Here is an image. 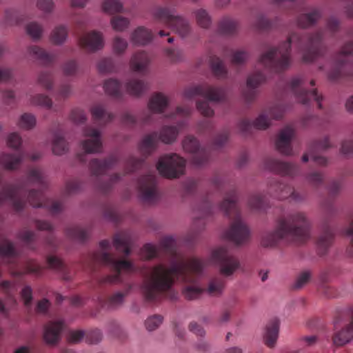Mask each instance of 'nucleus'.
Instances as JSON below:
<instances>
[{
	"mask_svg": "<svg viewBox=\"0 0 353 353\" xmlns=\"http://www.w3.org/2000/svg\"><path fill=\"white\" fill-rule=\"evenodd\" d=\"M323 17V10L320 7L305 8L296 19L297 26L301 28H308L314 26Z\"/></svg>",
	"mask_w": 353,
	"mask_h": 353,
	"instance_id": "obj_19",
	"label": "nucleus"
},
{
	"mask_svg": "<svg viewBox=\"0 0 353 353\" xmlns=\"http://www.w3.org/2000/svg\"><path fill=\"white\" fill-rule=\"evenodd\" d=\"M150 57L144 51L137 52L132 57L130 62L131 69L136 72L145 73L150 63Z\"/></svg>",
	"mask_w": 353,
	"mask_h": 353,
	"instance_id": "obj_28",
	"label": "nucleus"
},
{
	"mask_svg": "<svg viewBox=\"0 0 353 353\" xmlns=\"http://www.w3.org/2000/svg\"><path fill=\"white\" fill-rule=\"evenodd\" d=\"M131 287L125 292H117L110 296L106 301V305L109 308H116L122 305L124 297L128 294Z\"/></svg>",
	"mask_w": 353,
	"mask_h": 353,
	"instance_id": "obj_52",
	"label": "nucleus"
},
{
	"mask_svg": "<svg viewBox=\"0 0 353 353\" xmlns=\"http://www.w3.org/2000/svg\"><path fill=\"white\" fill-rule=\"evenodd\" d=\"M284 111L285 109L282 105L275 104L260 114L253 123L246 119L241 120L237 125L238 129L244 135L250 134L252 128L265 130L270 126L271 119H281Z\"/></svg>",
	"mask_w": 353,
	"mask_h": 353,
	"instance_id": "obj_9",
	"label": "nucleus"
},
{
	"mask_svg": "<svg viewBox=\"0 0 353 353\" xmlns=\"http://www.w3.org/2000/svg\"><path fill=\"white\" fill-rule=\"evenodd\" d=\"M183 150L192 154L191 162L196 167H201L210 159L209 151L199 145L198 139L192 135L185 137L182 142Z\"/></svg>",
	"mask_w": 353,
	"mask_h": 353,
	"instance_id": "obj_14",
	"label": "nucleus"
},
{
	"mask_svg": "<svg viewBox=\"0 0 353 353\" xmlns=\"http://www.w3.org/2000/svg\"><path fill=\"white\" fill-rule=\"evenodd\" d=\"M332 145L330 143L329 137L313 141L310 145L309 154L312 161L318 165L325 166L327 163V159L323 156L317 154L319 151H325Z\"/></svg>",
	"mask_w": 353,
	"mask_h": 353,
	"instance_id": "obj_25",
	"label": "nucleus"
},
{
	"mask_svg": "<svg viewBox=\"0 0 353 353\" xmlns=\"http://www.w3.org/2000/svg\"><path fill=\"white\" fill-rule=\"evenodd\" d=\"M63 74L66 77H74L80 70L79 65L77 60L69 59L61 67Z\"/></svg>",
	"mask_w": 353,
	"mask_h": 353,
	"instance_id": "obj_47",
	"label": "nucleus"
},
{
	"mask_svg": "<svg viewBox=\"0 0 353 353\" xmlns=\"http://www.w3.org/2000/svg\"><path fill=\"white\" fill-rule=\"evenodd\" d=\"M37 83L46 90H50L53 88L54 79L53 74L51 72L42 71L37 77Z\"/></svg>",
	"mask_w": 353,
	"mask_h": 353,
	"instance_id": "obj_48",
	"label": "nucleus"
},
{
	"mask_svg": "<svg viewBox=\"0 0 353 353\" xmlns=\"http://www.w3.org/2000/svg\"><path fill=\"white\" fill-rule=\"evenodd\" d=\"M250 206L258 211L265 210L268 207V203L265 195L263 194H255L249 199Z\"/></svg>",
	"mask_w": 353,
	"mask_h": 353,
	"instance_id": "obj_45",
	"label": "nucleus"
},
{
	"mask_svg": "<svg viewBox=\"0 0 353 353\" xmlns=\"http://www.w3.org/2000/svg\"><path fill=\"white\" fill-rule=\"evenodd\" d=\"M210 65L213 74L218 79H225L228 71L222 60L216 55L210 57Z\"/></svg>",
	"mask_w": 353,
	"mask_h": 353,
	"instance_id": "obj_38",
	"label": "nucleus"
},
{
	"mask_svg": "<svg viewBox=\"0 0 353 353\" xmlns=\"http://www.w3.org/2000/svg\"><path fill=\"white\" fill-rule=\"evenodd\" d=\"M31 103L33 105H40L46 109L52 108V101L47 95L38 94L31 98Z\"/></svg>",
	"mask_w": 353,
	"mask_h": 353,
	"instance_id": "obj_54",
	"label": "nucleus"
},
{
	"mask_svg": "<svg viewBox=\"0 0 353 353\" xmlns=\"http://www.w3.org/2000/svg\"><path fill=\"white\" fill-rule=\"evenodd\" d=\"M270 191L274 192V196L279 199L290 198L291 200L294 201L302 199V196L295 192L293 188L277 181H273L270 183Z\"/></svg>",
	"mask_w": 353,
	"mask_h": 353,
	"instance_id": "obj_24",
	"label": "nucleus"
},
{
	"mask_svg": "<svg viewBox=\"0 0 353 353\" xmlns=\"http://www.w3.org/2000/svg\"><path fill=\"white\" fill-rule=\"evenodd\" d=\"M279 330V322L276 319H272L266 325L263 339L265 344L273 347L276 342Z\"/></svg>",
	"mask_w": 353,
	"mask_h": 353,
	"instance_id": "obj_30",
	"label": "nucleus"
},
{
	"mask_svg": "<svg viewBox=\"0 0 353 353\" xmlns=\"http://www.w3.org/2000/svg\"><path fill=\"white\" fill-rule=\"evenodd\" d=\"M103 10L109 14L120 12L123 10V5L119 0H105L102 4Z\"/></svg>",
	"mask_w": 353,
	"mask_h": 353,
	"instance_id": "obj_51",
	"label": "nucleus"
},
{
	"mask_svg": "<svg viewBox=\"0 0 353 353\" xmlns=\"http://www.w3.org/2000/svg\"><path fill=\"white\" fill-rule=\"evenodd\" d=\"M0 255L5 263L10 265V272L14 276L22 277L28 274L39 275L41 272L42 267L33 260L26 261L21 269L16 268V261L19 254L10 241H6L1 244Z\"/></svg>",
	"mask_w": 353,
	"mask_h": 353,
	"instance_id": "obj_7",
	"label": "nucleus"
},
{
	"mask_svg": "<svg viewBox=\"0 0 353 353\" xmlns=\"http://www.w3.org/2000/svg\"><path fill=\"white\" fill-rule=\"evenodd\" d=\"M25 157L24 152L20 150L17 154H3L0 158L1 165L7 170H16Z\"/></svg>",
	"mask_w": 353,
	"mask_h": 353,
	"instance_id": "obj_33",
	"label": "nucleus"
},
{
	"mask_svg": "<svg viewBox=\"0 0 353 353\" xmlns=\"http://www.w3.org/2000/svg\"><path fill=\"white\" fill-rule=\"evenodd\" d=\"M145 164V159L142 158H136L133 156L130 157L125 164V171L126 174L133 172L141 168Z\"/></svg>",
	"mask_w": 353,
	"mask_h": 353,
	"instance_id": "obj_49",
	"label": "nucleus"
},
{
	"mask_svg": "<svg viewBox=\"0 0 353 353\" xmlns=\"http://www.w3.org/2000/svg\"><path fill=\"white\" fill-rule=\"evenodd\" d=\"M99 245L102 250L92 254V261L110 267L114 272V274L101 279V283L121 282V271L139 272L143 278L141 290L144 299L148 303L160 301L167 293H171L170 298L174 299L175 294L172 289L175 281L179 279L185 283L181 293L187 300L199 299L205 292V288L199 284V279L205 265L204 261L196 257L185 259L177 252L176 241L172 236L162 238L158 246L147 243L141 250V256L145 260L154 258L163 260L164 256L168 257L170 263L169 267L159 263L150 268L138 270L131 261L116 259L110 254V243L108 240L101 241Z\"/></svg>",
	"mask_w": 353,
	"mask_h": 353,
	"instance_id": "obj_1",
	"label": "nucleus"
},
{
	"mask_svg": "<svg viewBox=\"0 0 353 353\" xmlns=\"http://www.w3.org/2000/svg\"><path fill=\"white\" fill-rule=\"evenodd\" d=\"M28 52L30 55L39 60L42 65L46 66L52 65L57 59L55 54L50 53L37 46H30Z\"/></svg>",
	"mask_w": 353,
	"mask_h": 353,
	"instance_id": "obj_29",
	"label": "nucleus"
},
{
	"mask_svg": "<svg viewBox=\"0 0 353 353\" xmlns=\"http://www.w3.org/2000/svg\"><path fill=\"white\" fill-rule=\"evenodd\" d=\"M253 26L259 31H267L272 28V23L263 15L259 14L253 23Z\"/></svg>",
	"mask_w": 353,
	"mask_h": 353,
	"instance_id": "obj_55",
	"label": "nucleus"
},
{
	"mask_svg": "<svg viewBox=\"0 0 353 353\" xmlns=\"http://www.w3.org/2000/svg\"><path fill=\"white\" fill-rule=\"evenodd\" d=\"M199 215L195 217L194 223L197 224L198 222L207 219L213 212V207L208 200H205L202 204L196 209Z\"/></svg>",
	"mask_w": 353,
	"mask_h": 353,
	"instance_id": "obj_46",
	"label": "nucleus"
},
{
	"mask_svg": "<svg viewBox=\"0 0 353 353\" xmlns=\"http://www.w3.org/2000/svg\"><path fill=\"white\" fill-rule=\"evenodd\" d=\"M36 125L35 117L30 113L23 114L18 122V125L25 130H30Z\"/></svg>",
	"mask_w": 353,
	"mask_h": 353,
	"instance_id": "obj_53",
	"label": "nucleus"
},
{
	"mask_svg": "<svg viewBox=\"0 0 353 353\" xmlns=\"http://www.w3.org/2000/svg\"><path fill=\"white\" fill-rule=\"evenodd\" d=\"M211 259L219 266L221 274L225 276L232 275L241 267L239 259L225 246L215 248L212 252Z\"/></svg>",
	"mask_w": 353,
	"mask_h": 353,
	"instance_id": "obj_13",
	"label": "nucleus"
},
{
	"mask_svg": "<svg viewBox=\"0 0 353 353\" xmlns=\"http://www.w3.org/2000/svg\"><path fill=\"white\" fill-rule=\"evenodd\" d=\"M294 136V130L291 126L287 125L281 129L275 143L277 150L284 155H292V140Z\"/></svg>",
	"mask_w": 353,
	"mask_h": 353,
	"instance_id": "obj_20",
	"label": "nucleus"
},
{
	"mask_svg": "<svg viewBox=\"0 0 353 353\" xmlns=\"http://www.w3.org/2000/svg\"><path fill=\"white\" fill-rule=\"evenodd\" d=\"M343 315L347 316V319L350 320V323L334 334L333 342L336 345L339 346L343 345L353 339V307H350L339 316L336 319L335 323L341 320L340 319Z\"/></svg>",
	"mask_w": 353,
	"mask_h": 353,
	"instance_id": "obj_18",
	"label": "nucleus"
},
{
	"mask_svg": "<svg viewBox=\"0 0 353 353\" xmlns=\"http://www.w3.org/2000/svg\"><path fill=\"white\" fill-rule=\"evenodd\" d=\"M138 188L142 200L148 203L156 202L159 197L157 189V176L154 172L141 176L138 180Z\"/></svg>",
	"mask_w": 353,
	"mask_h": 353,
	"instance_id": "obj_15",
	"label": "nucleus"
},
{
	"mask_svg": "<svg viewBox=\"0 0 353 353\" xmlns=\"http://www.w3.org/2000/svg\"><path fill=\"white\" fill-rule=\"evenodd\" d=\"M305 82L303 77L298 76L291 79L287 83V89L293 94L295 99L303 105H309L311 101L316 102L318 108H321L323 97L318 94L316 88L311 91L305 89Z\"/></svg>",
	"mask_w": 353,
	"mask_h": 353,
	"instance_id": "obj_11",
	"label": "nucleus"
},
{
	"mask_svg": "<svg viewBox=\"0 0 353 353\" xmlns=\"http://www.w3.org/2000/svg\"><path fill=\"white\" fill-rule=\"evenodd\" d=\"M168 105V99L161 92L154 94L148 102V108L153 113L163 112Z\"/></svg>",
	"mask_w": 353,
	"mask_h": 353,
	"instance_id": "obj_32",
	"label": "nucleus"
},
{
	"mask_svg": "<svg viewBox=\"0 0 353 353\" xmlns=\"http://www.w3.org/2000/svg\"><path fill=\"white\" fill-rule=\"evenodd\" d=\"M119 162V158L115 154H111L103 159H93L89 163V169L92 175L99 176L113 168Z\"/></svg>",
	"mask_w": 353,
	"mask_h": 353,
	"instance_id": "obj_21",
	"label": "nucleus"
},
{
	"mask_svg": "<svg viewBox=\"0 0 353 353\" xmlns=\"http://www.w3.org/2000/svg\"><path fill=\"white\" fill-rule=\"evenodd\" d=\"M155 19L164 23L181 37H185L190 32L189 22L183 17L176 14L174 8L170 7H158L154 11Z\"/></svg>",
	"mask_w": 353,
	"mask_h": 353,
	"instance_id": "obj_10",
	"label": "nucleus"
},
{
	"mask_svg": "<svg viewBox=\"0 0 353 353\" xmlns=\"http://www.w3.org/2000/svg\"><path fill=\"white\" fill-rule=\"evenodd\" d=\"M66 234L73 240L83 242L88 239L89 232L86 228L74 225L67 228Z\"/></svg>",
	"mask_w": 353,
	"mask_h": 353,
	"instance_id": "obj_43",
	"label": "nucleus"
},
{
	"mask_svg": "<svg viewBox=\"0 0 353 353\" xmlns=\"http://www.w3.org/2000/svg\"><path fill=\"white\" fill-rule=\"evenodd\" d=\"M184 125L185 123L183 121L179 124V128L175 126H164L159 134L157 132H153L145 136L139 144V150L145 158L150 155L155 150L159 141L165 143L174 142L178 136L179 129Z\"/></svg>",
	"mask_w": 353,
	"mask_h": 353,
	"instance_id": "obj_8",
	"label": "nucleus"
},
{
	"mask_svg": "<svg viewBox=\"0 0 353 353\" xmlns=\"http://www.w3.org/2000/svg\"><path fill=\"white\" fill-rule=\"evenodd\" d=\"M236 202V192L232 189L226 194L219 208L232 220L230 228L225 232V238L236 245H241L249 241L250 230L241 219Z\"/></svg>",
	"mask_w": 353,
	"mask_h": 353,
	"instance_id": "obj_5",
	"label": "nucleus"
},
{
	"mask_svg": "<svg viewBox=\"0 0 353 353\" xmlns=\"http://www.w3.org/2000/svg\"><path fill=\"white\" fill-rule=\"evenodd\" d=\"M311 278V273L310 271L302 272L296 278L294 285V289H300L305 285Z\"/></svg>",
	"mask_w": 353,
	"mask_h": 353,
	"instance_id": "obj_62",
	"label": "nucleus"
},
{
	"mask_svg": "<svg viewBox=\"0 0 353 353\" xmlns=\"http://www.w3.org/2000/svg\"><path fill=\"white\" fill-rule=\"evenodd\" d=\"M292 43L302 54L303 60L307 62L313 61L323 55L325 50L322 30L305 35L292 32L288 39L278 47H272L263 53L259 58V63L265 69L273 72H280L286 70L290 64V49Z\"/></svg>",
	"mask_w": 353,
	"mask_h": 353,
	"instance_id": "obj_2",
	"label": "nucleus"
},
{
	"mask_svg": "<svg viewBox=\"0 0 353 353\" xmlns=\"http://www.w3.org/2000/svg\"><path fill=\"white\" fill-rule=\"evenodd\" d=\"M90 111L94 121L99 125H105L110 122L114 118V114L107 112L104 107L100 104L94 105Z\"/></svg>",
	"mask_w": 353,
	"mask_h": 353,
	"instance_id": "obj_34",
	"label": "nucleus"
},
{
	"mask_svg": "<svg viewBox=\"0 0 353 353\" xmlns=\"http://www.w3.org/2000/svg\"><path fill=\"white\" fill-rule=\"evenodd\" d=\"M343 232L344 235L351 237L347 252L350 256H353V216L350 217L349 225L343 230Z\"/></svg>",
	"mask_w": 353,
	"mask_h": 353,
	"instance_id": "obj_61",
	"label": "nucleus"
},
{
	"mask_svg": "<svg viewBox=\"0 0 353 353\" xmlns=\"http://www.w3.org/2000/svg\"><path fill=\"white\" fill-rule=\"evenodd\" d=\"M237 22L228 17L221 19L218 27L219 33L227 36L234 34L237 31Z\"/></svg>",
	"mask_w": 353,
	"mask_h": 353,
	"instance_id": "obj_42",
	"label": "nucleus"
},
{
	"mask_svg": "<svg viewBox=\"0 0 353 353\" xmlns=\"http://www.w3.org/2000/svg\"><path fill=\"white\" fill-rule=\"evenodd\" d=\"M197 23L203 28H208L211 24V19L203 9H199L195 12Z\"/></svg>",
	"mask_w": 353,
	"mask_h": 353,
	"instance_id": "obj_56",
	"label": "nucleus"
},
{
	"mask_svg": "<svg viewBox=\"0 0 353 353\" xmlns=\"http://www.w3.org/2000/svg\"><path fill=\"white\" fill-rule=\"evenodd\" d=\"M185 94L188 97L199 95L205 98L196 102V108L201 114L206 117L214 115V110L210 107L209 101L220 102L226 99V92L223 88L212 86L208 83L192 86L185 90Z\"/></svg>",
	"mask_w": 353,
	"mask_h": 353,
	"instance_id": "obj_6",
	"label": "nucleus"
},
{
	"mask_svg": "<svg viewBox=\"0 0 353 353\" xmlns=\"http://www.w3.org/2000/svg\"><path fill=\"white\" fill-rule=\"evenodd\" d=\"M22 143L21 137L17 132L10 134L7 139L8 145L14 150H18Z\"/></svg>",
	"mask_w": 353,
	"mask_h": 353,
	"instance_id": "obj_64",
	"label": "nucleus"
},
{
	"mask_svg": "<svg viewBox=\"0 0 353 353\" xmlns=\"http://www.w3.org/2000/svg\"><path fill=\"white\" fill-rule=\"evenodd\" d=\"M64 327L62 321H50L45 327L43 338L48 344H55L60 339V334Z\"/></svg>",
	"mask_w": 353,
	"mask_h": 353,
	"instance_id": "obj_27",
	"label": "nucleus"
},
{
	"mask_svg": "<svg viewBox=\"0 0 353 353\" xmlns=\"http://www.w3.org/2000/svg\"><path fill=\"white\" fill-rule=\"evenodd\" d=\"M46 261L48 267L61 274L64 280L68 281L71 279L70 275L68 272L66 265L59 258L54 256H48Z\"/></svg>",
	"mask_w": 353,
	"mask_h": 353,
	"instance_id": "obj_37",
	"label": "nucleus"
},
{
	"mask_svg": "<svg viewBox=\"0 0 353 353\" xmlns=\"http://www.w3.org/2000/svg\"><path fill=\"white\" fill-rule=\"evenodd\" d=\"M225 281L220 276L212 278L208 283V287L205 289V292L212 296H220L225 288Z\"/></svg>",
	"mask_w": 353,
	"mask_h": 353,
	"instance_id": "obj_36",
	"label": "nucleus"
},
{
	"mask_svg": "<svg viewBox=\"0 0 353 353\" xmlns=\"http://www.w3.org/2000/svg\"><path fill=\"white\" fill-rule=\"evenodd\" d=\"M266 78L261 72H254L250 74L247 79V90L243 95L247 102H251L256 97L255 88L265 81Z\"/></svg>",
	"mask_w": 353,
	"mask_h": 353,
	"instance_id": "obj_26",
	"label": "nucleus"
},
{
	"mask_svg": "<svg viewBox=\"0 0 353 353\" xmlns=\"http://www.w3.org/2000/svg\"><path fill=\"white\" fill-rule=\"evenodd\" d=\"M186 161L176 153L161 157L157 164L159 174L168 179L179 177L185 172Z\"/></svg>",
	"mask_w": 353,
	"mask_h": 353,
	"instance_id": "obj_12",
	"label": "nucleus"
},
{
	"mask_svg": "<svg viewBox=\"0 0 353 353\" xmlns=\"http://www.w3.org/2000/svg\"><path fill=\"white\" fill-rule=\"evenodd\" d=\"M81 48L88 52H95L101 50L104 45L103 37L101 32L92 30L79 38Z\"/></svg>",
	"mask_w": 353,
	"mask_h": 353,
	"instance_id": "obj_22",
	"label": "nucleus"
},
{
	"mask_svg": "<svg viewBox=\"0 0 353 353\" xmlns=\"http://www.w3.org/2000/svg\"><path fill=\"white\" fill-rule=\"evenodd\" d=\"M47 181L42 171L39 168H31L28 171L26 182L19 185L8 184L0 191V203L9 201L13 209L21 212L27 201L34 208H45L53 214L63 210L59 201L46 198L43 190L47 188Z\"/></svg>",
	"mask_w": 353,
	"mask_h": 353,
	"instance_id": "obj_3",
	"label": "nucleus"
},
{
	"mask_svg": "<svg viewBox=\"0 0 353 353\" xmlns=\"http://www.w3.org/2000/svg\"><path fill=\"white\" fill-rule=\"evenodd\" d=\"M126 91L133 96H140L148 89V83L138 79H132L125 85Z\"/></svg>",
	"mask_w": 353,
	"mask_h": 353,
	"instance_id": "obj_40",
	"label": "nucleus"
},
{
	"mask_svg": "<svg viewBox=\"0 0 353 353\" xmlns=\"http://www.w3.org/2000/svg\"><path fill=\"white\" fill-rule=\"evenodd\" d=\"M26 29L28 34L34 40L40 39L43 32L42 25L37 22L29 23Z\"/></svg>",
	"mask_w": 353,
	"mask_h": 353,
	"instance_id": "obj_50",
	"label": "nucleus"
},
{
	"mask_svg": "<svg viewBox=\"0 0 353 353\" xmlns=\"http://www.w3.org/2000/svg\"><path fill=\"white\" fill-rule=\"evenodd\" d=\"M153 38L151 30L144 28L139 27L131 35V41L136 45H145L150 42Z\"/></svg>",
	"mask_w": 353,
	"mask_h": 353,
	"instance_id": "obj_35",
	"label": "nucleus"
},
{
	"mask_svg": "<svg viewBox=\"0 0 353 353\" xmlns=\"http://www.w3.org/2000/svg\"><path fill=\"white\" fill-rule=\"evenodd\" d=\"M131 238L127 232L116 234L113 238V245L115 249L125 256H128L130 252Z\"/></svg>",
	"mask_w": 353,
	"mask_h": 353,
	"instance_id": "obj_31",
	"label": "nucleus"
},
{
	"mask_svg": "<svg viewBox=\"0 0 353 353\" xmlns=\"http://www.w3.org/2000/svg\"><path fill=\"white\" fill-rule=\"evenodd\" d=\"M19 238L23 241L30 249H34L32 243L36 239V234L34 232L24 230L19 234Z\"/></svg>",
	"mask_w": 353,
	"mask_h": 353,
	"instance_id": "obj_59",
	"label": "nucleus"
},
{
	"mask_svg": "<svg viewBox=\"0 0 353 353\" xmlns=\"http://www.w3.org/2000/svg\"><path fill=\"white\" fill-rule=\"evenodd\" d=\"M83 136L87 139L81 141V146L85 154L99 153L102 151L101 136L97 129L87 126L83 129Z\"/></svg>",
	"mask_w": 353,
	"mask_h": 353,
	"instance_id": "obj_16",
	"label": "nucleus"
},
{
	"mask_svg": "<svg viewBox=\"0 0 353 353\" xmlns=\"http://www.w3.org/2000/svg\"><path fill=\"white\" fill-rule=\"evenodd\" d=\"M334 239V232L327 221L321 226V232L316 240V245L319 254H325L332 245Z\"/></svg>",
	"mask_w": 353,
	"mask_h": 353,
	"instance_id": "obj_23",
	"label": "nucleus"
},
{
	"mask_svg": "<svg viewBox=\"0 0 353 353\" xmlns=\"http://www.w3.org/2000/svg\"><path fill=\"white\" fill-rule=\"evenodd\" d=\"M163 317L161 315L155 314L147 319L145 325L149 331L157 329L162 323Z\"/></svg>",
	"mask_w": 353,
	"mask_h": 353,
	"instance_id": "obj_63",
	"label": "nucleus"
},
{
	"mask_svg": "<svg viewBox=\"0 0 353 353\" xmlns=\"http://www.w3.org/2000/svg\"><path fill=\"white\" fill-rule=\"evenodd\" d=\"M52 152L56 155H62L68 150V145L61 132L54 134L52 140Z\"/></svg>",
	"mask_w": 353,
	"mask_h": 353,
	"instance_id": "obj_39",
	"label": "nucleus"
},
{
	"mask_svg": "<svg viewBox=\"0 0 353 353\" xmlns=\"http://www.w3.org/2000/svg\"><path fill=\"white\" fill-rule=\"evenodd\" d=\"M265 168L282 176H294L299 173V168L296 165L283 162L272 157H267L264 160Z\"/></svg>",
	"mask_w": 353,
	"mask_h": 353,
	"instance_id": "obj_17",
	"label": "nucleus"
},
{
	"mask_svg": "<svg viewBox=\"0 0 353 353\" xmlns=\"http://www.w3.org/2000/svg\"><path fill=\"white\" fill-rule=\"evenodd\" d=\"M310 225L305 213H290L278 219L273 231L265 232L262 235L261 244L265 248H272L282 239L303 242L310 237Z\"/></svg>",
	"mask_w": 353,
	"mask_h": 353,
	"instance_id": "obj_4",
	"label": "nucleus"
},
{
	"mask_svg": "<svg viewBox=\"0 0 353 353\" xmlns=\"http://www.w3.org/2000/svg\"><path fill=\"white\" fill-rule=\"evenodd\" d=\"M121 179V174L119 173H115L110 176L109 181L106 183H101L99 185L100 190L103 193H108L112 188V186L118 183Z\"/></svg>",
	"mask_w": 353,
	"mask_h": 353,
	"instance_id": "obj_60",
	"label": "nucleus"
},
{
	"mask_svg": "<svg viewBox=\"0 0 353 353\" xmlns=\"http://www.w3.org/2000/svg\"><path fill=\"white\" fill-rule=\"evenodd\" d=\"M68 28L66 26L59 25L54 27L50 34V41L54 45H61L67 39Z\"/></svg>",
	"mask_w": 353,
	"mask_h": 353,
	"instance_id": "obj_41",
	"label": "nucleus"
},
{
	"mask_svg": "<svg viewBox=\"0 0 353 353\" xmlns=\"http://www.w3.org/2000/svg\"><path fill=\"white\" fill-rule=\"evenodd\" d=\"M97 68L99 71L103 73L115 71L114 64L111 58L101 59L98 63Z\"/></svg>",
	"mask_w": 353,
	"mask_h": 353,
	"instance_id": "obj_58",
	"label": "nucleus"
},
{
	"mask_svg": "<svg viewBox=\"0 0 353 353\" xmlns=\"http://www.w3.org/2000/svg\"><path fill=\"white\" fill-rule=\"evenodd\" d=\"M129 23L130 21L127 18L121 16L112 17L111 19V24L116 31H123L128 27Z\"/></svg>",
	"mask_w": 353,
	"mask_h": 353,
	"instance_id": "obj_57",
	"label": "nucleus"
},
{
	"mask_svg": "<svg viewBox=\"0 0 353 353\" xmlns=\"http://www.w3.org/2000/svg\"><path fill=\"white\" fill-rule=\"evenodd\" d=\"M103 88L106 94L114 99H120L122 97L120 83L112 79L105 81Z\"/></svg>",
	"mask_w": 353,
	"mask_h": 353,
	"instance_id": "obj_44",
	"label": "nucleus"
}]
</instances>
